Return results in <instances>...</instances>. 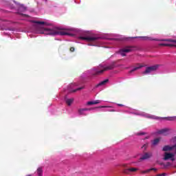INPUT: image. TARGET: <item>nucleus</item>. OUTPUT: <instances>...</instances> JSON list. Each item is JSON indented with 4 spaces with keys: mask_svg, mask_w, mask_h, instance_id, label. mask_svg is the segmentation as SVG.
Masks as SVG:
<instances>
[{
    "mask_svg": "<svg viewBox=\"0 0 176 176\" xmlns=\"http://www.w3.org/2000/svg\"><path fill=\"white\" fill-rule=\"evenodd\" d=\"M22 16H23L24 17H28V15L27 14H22Z\"/></svg>",
    "mask_w": 176,
    "mask_h": 176,
    "instance_id": "obj_32",
    "label": "nucleus"
},
{
    "mask_svg": "<svg viewBox=\"0 0 176 176\" xmlns=\"http://www.w3.org/2000/svg\"><path fill=\"white\" fill-rule=\"evenodd\" d=\"M142 65H139L138 67H135V68H133L132 70H131L129 72L130 74H131L132 72H134L135 71H137V69H140V68H142Z\"/></svg>",
    "mask_w": 176,
    "mask_h": 176,
    "instance_id": "obj_18",
    "label": "nucleus"
},
{
    "mask_svg": "<svg viewBox=\"0 0 176 176\" xmlns=\"http://www.w3.org/2000/svg\"><path fill=\"white\" fill-rule=\"evenodd\" d=\"M148 170H150V171H157V168H149Z\"/></svg>",
    "mask_w": 176,
    "mask_h": 176,
    "instance_id": "obj_27",
    "label": "nucleus"
},
{
    "mask_svg": "<svg viewBox=\"0 0 176 176\" xmlns=\"http://www.w3.org/2000/svg\"><path fill=\"white\" fill-rule=\"evenodd\" d=\"M122 166L125 167V168H127V164H123Z\"/></svg>",
    "mask_w": 176,
    "mask_h": 176,
    "instance_id": "obj_33",
    "label": "nucleus"
},
{
    "mask_svg": "<svg viewBox=\"0 0 176 176\" xmlns=\"http://www.w3.org/2000/svg\"><path fill=\"white\" fill-rule=\"evenodd\" d=\"M170 160H172V162H174V160H175V158H174V157H173L172 158H170Z\"/></svg>",
    "mask_w": 176,
    "mask_h": 176,
    "instance_id": "obj_30",
    "label": "nucleus"
},
{
    "mask_svg": "<svg viewBox=\"0 0 176 176\" xmlns=\"http://www.w3.org/2000/svg\"><path fill=\"white\" fill-rule=\"evenodd\" d=\"M100 102H101V101L100 100H94V101H89L87 102V105H96L97 104H100Z\"/></svg>",
    "mask_w": 176,
    "mask_h": 176,
    "instance_id": "obj_16",
    "label": "nucleus"
},
{
    "mask_svg": "<svg viewBox=\"0 0 176 176\" xmlns=\"http://www.w3.org/2000/svg\"><path fill=\"white\" fill-rule=\"evenodd\" d=\"M159 142H160V138H156L154 140H153L152 144L153 145L155 146V145H157Z\"/></svg>",
    "mask_w": 176,
    "mask_h": 176,
    "instance_id": "obj_19",
    "label": "nucleus"
},
{
    "mask_svg": "<svg viewBox=\"0 0 176 176\" xmlns=\"http://www.w3.org/2000/svg\"><path fill=\"white\" fill-rule=\"evenodd\" d=\"M148 118L150 119H155L157 120H159L160 119H167V120H170V121L176 120V116L169 117V118H160V117H157V116H150Z\"/></svg>",
    "mask_w": 176,
    "mask_h": 176,
    "instance_id": "obj_7",
    "label": "nucleus"
},
{
    "mask_svg": "<svg viewBox=\"0 0 176 176\" xmlns=\"http://www.w3.org/2000/svg\"><path fill=\"white\" fill-rule=\"evenodd\" d=\"M80 39H82V41H87L88 42H96V41H98V39H100L98 36H80Z\"/></svg>",
    "mask_w": 176,
    "mask_h": 176,
    "instance_id": "obj_6",
    "label": "nucleus"
},
{
    "mask_svg": "<svg viewBox=\"0 0 176 176\" xmlns=\"http://www.w3.org/2000/svg\"><path fill=\"white\" fill-rule=\"evenodd\" d=\"M65 102L69 107H70V105L72 104V102H74V98L66 99Z\"/></svg>",
    "mask_w": 176,
    "mask_h": 176,
    "instance_id": "obj_17",
    "label": "nucleus"
},
{
    "mask_svg": "<svg viewBox=\"0 0 176 176\" xmlns=\"http://www.w3.org/2000/svg\"><path fill=\"white\" fill-rule=\"evenodd\" d=\"M160 46H168L170 47H172V46H174V45L170 43H160Z\"/></svg>",
    "mask_w": 176,
    "mask_h": 176,
    "instance_id": "obj_21",
    "label": "nucleus"
},
{
    "mask_svg": "<svg viewBox=\"0 0 176 176\" xmlns=\"http://www.w3.org/2000/svg\"><path fill=\"white\" fill-rule=\"evenodd\" d=\"M162 176H166V173H161Z\"/></svg>",
    "mask_w": 176,
    "mask_h": 176,
    "instance_id": "obj_35",
    "label": "nucleus"
},
{
    "mask_svg": "<svg viewBox=\"0 0 176 176\" xmlns=\"http://www.w3.org/2000/svg\"><path fill=\"white\" fill-rule=\"evenodd\" d=\"M132 51H133V47L128 46L120 50V54H121V56H122V57H124V56H126L125 53H130V52H132Z\"/></svg>",
    "mask_w": 176,
    "mask_h": 176,
    "instance_id": "obj_5",
    "label": "nucleus"
},
{
    "mask_svg": "<svg viewBox=\"0 0 176 176\" xmlns=\"http://www.w3.org/2000/svg\"><path fill=\"white\" fill-rule=\"evenodd\" d=\"M146 148H148V144H145L142 146V149H144V151H146Z\"/></svg>",
    "mask_w": 176,
    "mask_h": 176,
    "instance_id": "obj_26",
    "label": "nucleus"
},
{
    "mask_svg": "<svg viewBox=\"0 0 176 176\" xmlns=\"http://www.w3.org/2000/svg\"><path fill=\"white\" fill-rule=\"evenodd\" d=\"M135 38H142V39H144V41H158L156 38H152V37H149V36L126 37V38H122L121 41H129V39H133Z\"/></svg>",
    "mask_w": 176,
    "mask_h": 176,
    "instance_id": "obj_4",
    "label": "nucleus"
},
{
    "mask_svg": "<svg viewBox=\"0 0 176 176\" xmlns=\"http://www.w3.org/2000/svg\"><path fill=\"white\" fill-rule=\"evenodd\" d=\"M164 42H171L173 43H176V40H173V39H164L162 40Z\"/></svg>",
    "mask_w": 176,
    "mask_h": 176,
    "instance_id": "obj_22",
    "label": "nucleus"
},
{
    "mask_svg": "<svg viewBox=\"0 0 176 176\" xmlns=\"http://www.w3.org/2000/svg\"><path fill=\"white\" fill-rule=\"evenodd\" d=\"M135 171H138V168H128L124 169L123 173H124V174H130V173H135Z\"/></svg>",
    "mask_w": 176,
    "mask_h": 176,
    "instance_id": "obj_10",
    "label": "nucleus"
},
{
    "mask_svg": "<svg viewBox=\"0 0 176 176\" xmlns=\"http://www.w3.org/2000/svg\"><path fill=\"white\" fill-rule=\"evenodd\" d=\"M172 157H174V153L166 152L164 153V160H168L169 159H171Z\"/></svg>",
    "mask_w": 176,
    "mask_h": 176,
    "instance_id": "obj_11",
    "label": "nucleus"
},
{
    "mask_svg": "<svg viewBox=\"0 0 176 176\" xmlns=\"http://www.w3.org/2000/svg\"><path fill=\"white\" fill-rule=\"evenodd\" d=\"M101 108H105V107H104V106H102V107Z\"/></svg>",
    "mask_w": 176,
    "mask_h": 176,
    "instance_id": "obj_37",
    "label": "nucleus"
},
{
    "mask_svg": "<svg viewBox=\"0 0 176 176\" xmlns=\"http://www.w3.org/2000/svg\"><path fill=\"white\" fill-rule=\"evenodd\" d=\"M108 82H109V79H106L103 81H101L100 83H98L96 85V87H100V86H104V85H107V83H108Z\"/></svg>",
    "mask_w": 176,
    "mask_h": 176,
    "instance_id": "obj_14",
    "label": "nucleus"
},
{
    "mask_svg": "<svg viewBox=\"0 0 176 176\" xmlns=\"http://www.w3.org/2000/svg\"><path fill=\"white\" fill-rule=\"evenodd\" d=\"M108 82H109V79H106L103 81H101L100 83H98L96 85V87H100V86H104V85H107V83H108Z\"/></svg>",
    "mask_w": 176,
    "mask_h": 176,
    "instance_id": "obj_15",
    "label": "nucleus"
},
{
    "mask_svg": "<svg viewBox=\"0 0 176 176\" xmlns=\"http://www.w3.org/2000/svg\"><path fill=\"white\" fill-rule=\"evenodd\" d=\"M37 174H38V176H43V170L42 169V168H38L37 169Z\"/></svg>",
    "mask_w": 176,
    "mask_h": 176,
    "instance_id": "obj_20",
    "label": "nucleus"
},
{
    "mask_svg": "<svg viewBox=\"0 0 176 176\" xmlns=\"http://www.w3.org/2000/svg\"><path fill=\"white\" fill-rule=\"evenodd\" d=\"M158 134H162L163 135H168L170 134V129L165 128L157 131Z\"/></svg>",
    "mask_w": 176,
    "mask_h": 176,
    "instance_id": "obj_8",
    "label": "nucleus"
},
{
    "mask_svg": "<svg viewBox=\"0 0 176 176\" xmlns=\"http://www.w3.org/2000/svg\"><path fill=\"white\" fill-rule=\"evenodd\" d=\"M70 52H75V47H70Z\"/></svg>",
    "mask_w": 176,
    "mask_h": 176,
    "instance_id": "obj_28",
    "label": "nucleus"
},
{
    "mask_svg": "<svg viewBox=\"0 0 176 176\" xmlns=\"http://www.w3.org/2000/svg\"><path fill=\"white\" fill-rule=\"evenodd\" d=\"M27 176H31V175H27Z\"/></svg>",
    "mask_w": 176,
    "mask_h": 176,
    "instance_id": "obj_39",
    "label": "nucleus"
},
{
    "mask_svg": "<svg viewBox=\"0 0 176 176\" xmlns=\"http://www.w3.org/2000/svg\"><path fill=\"white\" fill-rule=\"evenodd\" d=\"M85 111H91V109H87V108L79 109H78L79 115H83L84 116H86L87 114L85 113Z\"/></svg>",
    "mask_w": 176,
    "mask_h": 176,
    "instance_id": "obj_12",
    "label": "nucleus"
},
{
    "mask_svg": "<svg viewBox=\"0 0 176 176\" xmlns=\"http://www.w3.org/2000/svg\"><path fill=\"white\" fill-rule=\"evenodd\" d=\"M175 148V153H176V144L173 145V149Z\"/></svg>",
    "mask_w": 176,
    "mask_h": 176,
    "instance_id": "obj_34",
    "label": "nucleus"
},
{
    "mask_svg": "<svg viewBox=\"0 0 176 176\" xmlns=\"http://www.w3.org/2000/svg\"><path fill=\"white\" fill-rule=\"evenodd\" d=\"M173 149H174V146H170L168 145L164 146L162 148V151L164 152H168V151H173Z\"/></svg>",
    "mask_w": 176,
    "mask_h": 176,
    "instance_id": "obj_13",
    "label": "nucleus"
},
{
    "mask_svg": "<svg viewBox=\"0 0 176 176\" xmlns=\"http://www.w3.org/2000/svg\"><path fill=\"white\" fill-rule=\"evenodd\" d=\"M44 34L52 36L60 35L62 36L64 35H69V33L65 32V30H60L58 28H44Z\"/></svg>",
    "mask_w": 176,
    "mask_h": 176,
    "instance_id": "obj_1",
    "label": "nucleus"
},
{
    "mask_svg": "<svg viewBox=\"0 0 176 176\" xmlns=\"http://www.w3.org/2000/svg\"><path fill=\"white\" fill-rule=\"evenodd\" d=\"M138 135H145V133H144V132L139 133H138Z\"/></svg>",
    "mask_w": 176,
    "mask_h": 176,
    "instance_id": "obj_29",
    "label": "nucleus"
},
{
    "mask_svg": "<svg viewBox=\"0 0 176 176\" xmlns=\"http://www.w3.org/2000/svg\"><path fill=\"white\" fill-rule=\"evenodd\" d=\"M155 176H162V173L161 174H157V175Z\"/></svg>",
    "mask_w": 176,
    "mask_h": 176,
    "instance_id": "obj_36",
    "label": "nucleus"
},
{
    "mask_svg": "<svg viewBox=\"0 0 176 176\" xmlns=\"http://www.w3.org/2000/svg\"><path fill=\"white\" fill-rule=\"evenodd\" d=\"M33 23H35V24H39L40 25H43L45 24H46L45 22L43 21H33Z\"/></svg>",
    "mask_w": 176,
    "mask_h": 176,
    "instance_id": "obj_23",
    "label": "nucleus"
},
{
    "mask_svg": "<svg viewBox=\"0 0 176 176\" xmlns=\"http://www.w3.org/2000/svg\"><path fill=\"white\" fill-rule=\"evenodd\" d=\"M157 68H159L158 65L147 67H146L145 71L142 72V74L143 75H148V74H151V72H154V71H157Z\"/></svg>",
    "mask_w": 176,
    "mask_h": 176,
    "instance_id": "obj_3",
    "label": "nucleus"
},
{
    "mask_svg": "<svg viewBox=\"0 0 176 176\" xmlns=\"http://www.w3.org/2000/svg\"><path fill=\"white\" fill-rule=\"evenodd\" d=\"M173 46H175V47H176V45H173Z\"/></svg>",
    "mask_w": 176,
    "mask_h": 176,
    "instance_id": "obj_40",
    "label": "nucleus"
},
{
    "mask_svg": "<svg viewBox=\"0 0 176 176\" xmlns=\"http://www.w3.org/2000/svg\"><path fill=\"white\" fill-rule=\"evenodd\" d=\"M83 87H78L74 90L72 91V93H76V91H79V90H82Z\"/></svg>",
    "mask_w": 176,
    "mask_h": 176,
    "instance_id": "obj_24",
    "label": "nucleus"
},
{
    "mask_svg": "<svg viewBox=\"0 0 176 176\" xmlns=\"http://www.w3.org/2000/svg\"><path fill=\"white\" fill-rule=\"evenodd\" d=\"M114 67H115L114 65H110L104 67L103 69L96 70L95 73L93 74V76H96V75H101V74H104V72H105V71H109L110 69H113Z\"/></svg>",
    "mask_w": 176,
    "mask_h": 176,
    "instance_id": "obj_2",
    "label": "nucleus"
},
{
    "mask_svg": "<svg viewBox=\"0 0 176 176\" xmlns=\"http://www.w3.org/2000/svg\"><path fill=\"white\" fill-rule=\"evenodd\" d=\"M152 157V153H144L143 155L141 156L140 160H146L148 159H151Z\"/></svg>",
    "mask_w": 176,
    "mask_h": 176,
    "instance_id": "obj_9",
    "label": "nucleus"
},
{
    "mask_svg": "<svg viewBox=\"0 0 176 176\" xmlns=\"http://www.w3.org/2000/svg\"><path fill=\"white\" fill-rule=\"evenodd\" d=\"M117 105H118V107H124V105L122 104H118Z\"/></svg>",
    "mask_w": 176,
    "mask_h": 176,
    "instance_id": "obj_31",
    "label": "nucleus"
},
{
    "mask_svg": "<svg viewBox=\"0 0 176 176\" xmlns=\"http://www.w3.org/2000/svg\"><path fill=\"white\" fill-rule=\"evenodd\" d=\"M147 173H151V170L147 169V170H142V171H141V173H142V174H146Z\"/></svg>",
    "mask_w": 176,
    "mask_h": 176,
    "instance_id": "obj_25",
    "label": "nucleus"
},
{
    "mask_svg": "<svg viewBox=\"0 0 176 176\" xmlns=\"http://www.w3.org/2000/svg\"><path fill=\"white\" fill-rule=\"evenodd\" d=\"M45 1V2H47V0H44Z\"/></svg>",
    "mask_w": 176,
    "mask_h": 176,
    "instance_id": "obj_38",
    "label": "nucleus"
}]
</instances>
